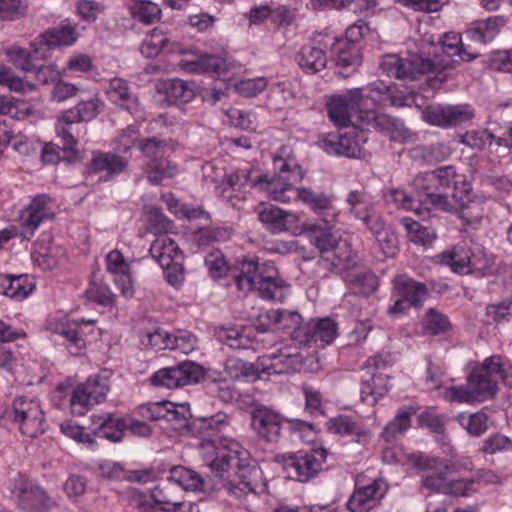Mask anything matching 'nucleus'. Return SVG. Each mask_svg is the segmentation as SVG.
<instances>
[{
  "label": "nucleus",
  "instance_id": "nucleus-59",
  "mask_svg": "<svg viewBox=\"0 0 512 512\" xmlns=\"http://www.w3.org/2000/svg\"><path fill=\"white\" fill-rule=\"evenodd\" d=\"M272 363L267 366L268 370H273L274 373H288L290 370L294 369L295 366L300 362L299 353L291 354L286 353L284 351H280L279 354H269L266 356Z\"/></svg>",
  "mask_w": 512,
  "mask_h": 512
},
{
  "label": "nucleus",
  "instance_id": "nucleus-35",
  "mask_svg": "<svg viewBox=\"0 0 512 512\" xmlns=\"http://www.w3.org/2000/svg\"><path fill=\"white\" fill-rule=\"evenodd\" d=\"M34 289L28 275L0 274V294L11 299L22 300Z\"/></svg>",
  "mask_w": 512,
  "mask_h": 512
},
{
  "label": "nucleus",
  "instance_id": "nucleus-24",
  "mask_svg": "<svg viewBox=\"0 0 512 512\" xmlns=\"http://www.w3.org/2000/svg\"><path fill=\"white\" fill-rule=\"evenodd\" d=\"M258 220L271 232L281 233L288 230L293 215L269 203H260L255 207Z\"/></svg>",
  "mask_w": 512,
  "mask_h": 512
},
{
  "label": "nucleus",
  "instance_id": "nucleus-26",
  "mask_svg": "<svg viewBox=\"0 0 512 512\" xmlns=\"http://www.w3.org/2000/svg\"><path fill=\"white\" fill-rule=\"evenodd\" d=\"M77 39L78 33L76 28L70 24L59 25L48 29L36 38L37 42L46 49V55L50 49L70 46L74 44Z\"/></svg>",
  "mask_w": 512,
  "mask_h": 512
},
{
  "label": "nucleus",
  "instance_id": "nucleus-3",
  "mask_svg": "<svg viewBox=\"0 0 512 512\" xmlns=\"http://www.w3.org/2000/svg\"><path fill=\"white\" fill-rule=\"evenodd\" d=\"M278 162L281 163L279 173L271 180H268L267 177L263 175L253 178V169L249 167L237 169L243 187L246 185L253 187L265 183V189L271 199L283 203L289 202L291 200L290 194L293 193L292 186L302 181L304 173L301 167L293 161L276 159L275 163L277 164Z\"/></svg>",
  "mask_w": 512,
  "mask_h": 512
},
{
  "label": "nucleus",
  "instance_id": "nucleus-12",
  "mask_svg": "<svg viewBox=\"0 0 512 512\" xmlns=\"http://www.w3.org/2000/svg\"><path fill=\"white\" fill-rule=\"evenodd\" d=\"M108 380L95 376L85 383L77 386L70 399L71 412L76 416H83L91 406L105 399L109 391Z\"/></svg>",
  "mask_w": 512,
  "mask_h": 512
},
{
  "label": "nucleus",
  "instance_id": "nucleus-2",
  "mask_svg": "<svg viewBox=\"0 0 512 512\" xmlns=\"http://www.w3.org/2000/svg\"><path fill=\"white\" fill-rule=\"evenodd\" d=\"M372 91L380 92L378 85L350 89L327 100V112L330 120L338 127L353 126L360 130L363 113L367 106L375 105Z\"/></svg>",
  "mask_w": 512,
  "mask_h": 512
},
{
  "label": "nucleus",
  "instance_id": "nucleus-6",
  "mask_svg": "<svg viewBox=\"0 0 512 512\" xmlns=\"http://www.w3.org/2000/svg\"><path fill=\"white\" fill-rule=\"evenodd\" d=\"M497 392V380L474 370L464 385L451 386L445 397L451 402L474 403L493 398Z\"/></svg>",
  "mask_w": 512,
  "mask_h": 512
},
{
  "label": "nucleus",
  "instance_id": "nucleus-5",
  "mask_svg": "<svg viewBox=\"0 0 512 512\" xmlns=\"http://www.w3.org/2000/svg\"><path fill=\"white\" fill-rule=\"evenodd\" d=\"M238 444L229 438H208L203 436L199 443L200 454L218 478H224L225 472H229L238 466Z\"/></svg>",
  "mask_w": 512,
  "mask_h": 512
},
{
  "label": "nucleus",
  "instance_id": "nucleus-64",
  "mask_svg": "<svg viewBox=\"0 0 512 512\" xmlns=\"http://www.w3.org/2000/svg\"><path fill=\"white\" fill-rule=\"evenodd\" d=\"M388 490V485L383 479H374L364 486H356L355 492H359L372 505L382 498Z\"/></svg>",
  "mask_w": 512,
  "mask_h": 512
},
{
  "label": "nucleus",
  "instance_id": "nucleus-7",
  "mask_svg": "<svg viewBox=\"0 0 512 512\" xmlns=\"http://www.w3.org/2000/svg\"><path fill=\"white\" fill-rule=\"evenodd\" d=\"M412 184L417 191V203L422 208L425 217L431 209L456 213L455 205L451 204L448 196L437 192L438 186L434 171L417 175Z\"/></svg>",
  "mask_w": 512,
  "mask_h": 512
},
{
  "label": "nucleus",
  "instance_id": "nucleus-47",
  "mask_svg": "<svg viewBox=\"0 0 512 512\" xmlns=\"http://www.w3.org/2000/svg\"><path fill=\"white\" fill-rule=\"evenodd\" d=\"M414 414L412 408H401L395 417L384 427L382 438L387 443H392L396 438L403 434L411 424V416Z\"/></svg>",
  "mask_w": 512,
  "mask_h": 512
},
{
  "label": "nucleus",
  "instance_id": "nucleus-11",
  "mask_svg": "<svg viewBox=\"0 0 512 512\" xmlns=\"http://www.w3.org/2000/svg\"><path fill=\"white\" fill-rule=\"evenodd\" d=\"M414 466L422 472L421 484L425 489L430 492L445 493L452 468L449 460L418 456Z\"/></svg>",
  "mask_w": 512,
  "mask_h": 512
},
{
  "label": "nucleus",
  "instance_id": "nucleus-13",
  "mask_svg": "<svg viewBox=\"0 0 512 512\" xmlns=\"http://www.w3.org/2000/svg\"><path fill=\"white\" fill-rule=\"evenodd\" d=\"M13 413L22 434L34 438L44 432V416L38 402L25 397L16 398Z\"/></svg>",
  "mask_w": 512,
  "mask_h": 512
},
{
  "label": "nucleus",
  "instance_id": "nucleus-15",
  "mask_svg": "<svg viewBox=\"0 0 512 512\" xmlns=\"http://www.w3.org/2000/svg\"><path fill=\"white\" fill-rule=\"evenodd\" d=\"M273 262H258V259L244 260L241 263L240 273L235 277L237 288L248 292L253 290L256 283L280 278Z\"/></svg>",
  "mask_w": 512,
  "mask_h": 512
},
{
  "label": "nucleus",
  "instance_id": "nucleus-41",
  "mask_svg": "<svg viewBox=\"0 0 512 512\" xmlns=\"http://www.w3.org/2000/svg\"><path fill=\"white\" fill-rule=\"evenodd\" d=\"M127 165L128 161L119 155L99 153L93 155L88 168L92 173L106 171L113 176L122 173L126 169Z\"/></svg>",
  "mask_w": 512,
  "mask_h": 512
},
{
  "label": "nucleus",
  "instance_id": "nucleus-58",
  "mask_svg": "<svg viewBox=\"0 0 512 512\" xmlns=\"http://www.w3.org/2000/svg\"><path fill=\"white\" fill-rule=\"evenodd\" d=\"M451 328L448 318L434 308L426 311L423 319V330L428 335H439Z\"/></svg>",
  "mask_w": 512,
  "mask_h": 512
},
{
  "label": "nucleus",
  "instance_id": "nucleus-1",
  "mask_svg": "<svg viewBox=\"0 0 512 512\" xmlns=\"http://www.w3.org/2000/svg\"><path fill=\"white\" fill-rule=\"evenodd\" d=\"M440 48L442 53L447 55V59L440 55L430 59L418 53H408L406 57L388 54L383 56L380 67L388 76L402 80H416L428 73L440 74L445 70L453 69L458 61L451 57L459 56L464 59L463 55L466 54L463 51L460 35L454 32L444 34L440 41Z\"/></svg>",
  "mask_w": 512,
  "mask_h": 512
},
{
  "label": "nucleus",
  "instance_id": "nucleus-27",
  "mask_svg": "<svg viewBox=\"0 0 512 512\" xmlns=\"http://www.w3.org/2000/svg\"><path fill=\"white\" fill-rule=\"evenodd\" d=\"M332 51L336 66L343 77H348L361 63V56L356 45L349 41H336Z\"/></svg>",
  "mask_w": 512,
  "mask_h": 512
},
{
  "label": "nucleus",
  "instance_id": "nucleus-19",
  "mask_svg": "<svg viewBox=\"0 0 512 512\" xmlns=\"http://www.w3.org/2000/svg\"><path fill=\"white\" fill-rule=\"evenodd\" d=\"M326 460L324 449L312 450L299 456H290L285 463L288 475L300 482H307L316 476Z\"/></svg>",
  "mask_w": 512,
  "mask_h": 512
},
{
  "label": "nucleus",
  "instance_id": "nucleus-60",
  "mask_svg": "<svg viewBox=\"0 0 512 512\" xmlns=\"http://www.w3.org/2000/svg\"><path fill=\"white\" fill-rule=\"evenodd\" d=\"M354 293L368 296L377 288V278L370 272H359L349 275Z\"/></svg>",
  "mask_w": 512,
  "mask_h": 512
},
{
  "label": "nucleus",
  "instance_id": "nucleus-40",
  "mask_svg": "<svg viewBox=\"0 0 512 512\" xmlns=\"http://www.w3.org/2000/svg\"><path fill=\"white\" fill-rule=\"evenodd\" d=\"M471 252L464 246L456 245L438 255L439 263L450 267L458 274H468Z\"/></svg>",
  "mask_w": 512,
  "mask_h": 512
},
{
  "label": "nucleus",
  "instance_id": "nucleus-63",
  "mask_svg": "<svg viewBox=\"0 0 512 512\" xmlns=\"http://www.w3.org/2000/svg\"><path fill=\"white\" fill-rule=\"evenodd\" d=\"M494 140V135L487 130H471L464 133L460 142L476 150H482L490 145Z\"/></svg>",
  "mask_w": 512,
  "mask_h": 512
},
{
  "label": "nucleus",
  "instance_id": "nucleus-49",
  "mask_svg": "<svg viewBox=\"0 0 512 512\" xmlns=\"http://www.w3.org/2000/svg\"><path fill=\"white\" fill-rule=\"evenodd\" d=\"M400 223L407 230L409 239L416 244L425 246L431 244L436 239V232L434 229L424 226L412 218L403 217L400 219Z\"/></svg>",
  "mask_w": 512,
  "mask_h": 512
},
{
  "label": "nucleus",
  "instance_id": "nucleus-36",
  "mask_svg": "<svg viewBox=\"0 0 512 512\" xmlns=\"http://www.w3.org/2000/svg\"><path fill=\"white\" fill-rule=\"evenodd\" d=\"M106 94L110 101L131 113L138 108L137 98L130 91L128 83L122 78L111 79Z\"/></svg>",
  "mask_w": 512,
  "mask_h": 512
},
{
  "label": "nucleus",
  "instance_id": "nucleus-29",
  "mask_svg": "<svg viewBox=\"0 0 512 512\" xmlns=\"http://www.w3.org/2000/svg\"><path fill=\"white\" fill-rule=\"evenodd\" d=\"M157 89L159 92L165 94L170 103H187L194 98L196 85L194 82L172 78L161 81L158 84Z\"/></svg>",
  "mask_w": 512,
  "mask_h": 512
},
{
  "label": "nucleus",
  "instance_id": "nucleus-51",
  "mask_svg": "<svg viewBox=\"0 0 512 512\" xmlns=\"http://www.w3.org/2000/svg\"><path fill=\"white\" fill-rule=\"evenodd\" d=\"M457 421L471 436L480 437L488 430V415L480 410L476 413H460Z\"/></svg>",
  "mask_w": 512,
  "mask_h": 512
},
{
  "label": "nucleus",
  "instance_id": "nucleus-46",
  "mask_svg": "<svg viewBox=\"0 0 512 512\" xmlns=\"http://www.w3.org/2000/svg\"><path fill=\"white\" fill-rule=\"evenodd\" d=\"M166 407L170 409L169 414H164L166 420L172 423L173 429L176 431H193L196 426V421L192 420L190 407L187 403L180 404H167Z\"/></svg>",
  "mask_w": 512,
  "mask_h": 512
},
{
  "label": "nucleus",
  "instance_id": "nucleus-10",
  "mask_svg": "<svg viewBox=\"0 0 512 512\" xmlns=\"http://www.w3.org/2000/svg\"><path fill=\"white\" fill-rule=\"evenodd\" d=\"M262 478V471L257 466L240 465L225 472L222 486L227 492L235 498L241 499L249 494L255 493L258 484Z\"/></svg>",
  "mask_w": 512,
  "mask_h": 512
},
{
  "label": "nucleus",
  "instance_id": "nucleus-18",
  "mask_svg": "<svg viewBox=\"0 0 512 512\" xmlns=\"http://www.w3.org/2000/svg\"><path fill=\"white\" fill-rule=\"evenodd\" d=\"M337 336V324L330 318L312 319L298 329L295 340L300 344L324 347L331 344Z\"/></svg>",
  "mask_w": 512,
  "mask_h": 512
},
{
  "label": "nucleus",
  "instance_id": "nucleus-42",
  "mask_svg": "<svg viewBox=\"0 0 512 512\" xmlns=\"http://www.w3.org/2000/svg\"><path fill=\"white\" fill-rule=\"evenodd\" d=\"M102 101L95 97L87 101H81L73 108L63 113V120L66 123H80L91 121L99 114Z\"/></svg>",
  "mask_w": 512,
  "mask_h": 512
},
{
  "label": "nucleus",
  "instance_id": "nucleus-52",
  "mask_svg": "<svg viewBox=\"0 0 512 512\" xmlns=\"http://www.w3.org/2000/svg\"><path fill=\"white\" fill-rule=\"evenodd\" d=\"M495 256L480 248L470 255L469 273H478L481 276L491 275L497 271Z\"/></svg>",
  "mask_w": 512,
  "mask_h": 512
},
{
  "label": "nucleus",
  "instance_id": "nucleus-43",
  "mask_svg": "<svg viewBox=\"0 0 512 512\" xmlns=\"http://www.w3.org/2000/svg\"><path fill=\"white\" fill-rule=\"evenodd\" d=\"M131 18L144 25H151L158 21L161 9L158 4L149 0H133L128 7Z\"/></svg>",
  "mask_w": 512,
  "mask_h": 512
},
{
  "label": "nucleus",
  "instance_id": "nucleus-56",
  "mask_svg": "<svg viewBox=\"0 0 512 512\" xmlns=\"http://www.w3.org/2000/svg\"><path fill=\"white\" fill-rule=\"evenodd\" d=\"M218 339L233 349H248L252 345V338L245 329L222 328L218 331Z\"/></svg>",
  "mask_w": 512,
  "mask_h": 512
},
{
  "label": "nucleus",
  "instance_id": "nucleus-8",
  "mask_svg": "<svg viewBox=\"0 0 512 512\" xmlns=\"http://www.w3.org/2000/svg\"><path fill=\"white\" fill-rule=\"evenodd\" d=\"M204 369L195 362L185 361L173 367L162 368L151 376V383L156 387L175 389L198 383L204 378Z\"/></svg>",
  "mask_w": 512,
  "mask_h": 512
},
{
  "label": "nucleus",
  "instance_id": "nucleus-20",
  "mask_svg": "<svg viewBox=\"0 0 512 512\" xmlns=\"http://www.w3.org/2000/svg\"><path fill=\"white\" fill-rule=\"evenodd\" d=\"M48 202V196L39 195L32 200L30 205L24 211H22L19 221L25 230L22 232L23 237L29 238L32 236L44 219H49L53 216V213L48 207Z\"/></svg>",
  "mask_w": 512,
  "mask_h": 512
},
{
  "label": "nucleus",
  "instance_id": "nucleus-31",
  "mask_svg": "<svg viewBox=\"0 0 512 512\" xmlns=\"http://www.w3.org/2000/svg\"><path fill=\"white\" fill-rule=\"evenodd\" d=\"M393 282L397 296L403 297L413 307H420L428 296L426 285L411 278L398 275Z\"/></svg>",
  "mask_w": 512,
  "mask_h": 512
},
{
  "label": "nucleus",
  "instance_id": "nucleus-61",
  "mask_svg": "<svg viewBox=\"0 0 512 512\" xmlns=\"http://www.w3.org/2000/svg\"><path fill=\"white\" fill-rule=\"evenodd\" d=\"M55 334L64 337L67 341V348L72 355H79L85 347V341L79 336V332L74 324L55 329Z\"/></svg>",
  "mask_w": 512,
  "mask_h": 512
},
{
  "label": "nucleus",
  "instance_id": "nucleus-39",
  "mask_svg": "<svg viewBox=\"0 0 512 512\" xmlns=\"http://www.w3.org/2000/svg\"><path fill=\"white\" fill-rule=\"evenodd\" d=\"M179 66L188 73H213L219 74L225 66V60L219 56L205 54L193 60H181Z\"/></svg>",
  "mask_w": 512,
  "mask_h": 512
},
{
  "label": "nucleus",
  "instance_id": "nucleus-34",
  "mask_svg": "<svg viewBox=\"0 0 512 512\" xmlns=\"http://www.w3.org/2000/svg\"><path fill=\"white\" fill-rule=\"evenodd\" d=\"M375 106H367L361 123V131H370L372 129L380 132L393 133L402 128V122L399 119L392 118L384 113H377Z\"/></svg>",
  "mask_w": 512,
  "mask_h": 512
},
{
  "label": "nucleus",
  "instance_id": "nucleus-45",
  "mask_svg": "<svg viewBox=\"0 0 512 512\" xmlns=\"http://www.w3.org/2000/svg\"><path fill=\"white\" fill-rule=\"evenodd\" d=\"M169 480L182 490H202L205 485L204 479L196 471L181 466L173 467L170 470Z\"/></svg>",
  "mask_w": 512,
  "mask_h": 512
},
{
  "label": "nucleus",
  "instance_id": "nucleus-38",
  "mask_svg": "<svg viewBox=\"0 0 512 512\" xmlns=\"http://www.w3.org/2000/svg\"><path fill=\"white\" fill-rule=\"evenodd\" d=\"M143 171L151 184L158 185L176 176L178 167L167 158H152L144 165Z\"/></svg>",
  "mask_w": 512,
  "mask_h": 512
},
{
  "label": "nucleus",
  "instance_id": "nucleus-17",
  "mask_svg": "<svg viewBox=\"0 0 512 512\" xmlns=\"http://www.w3.org/2000/svg\"><path fill=\"white\" fill-rule=\"evenodd\" d=\"M293 197L300 200L309 209H311L316 215L322 217L325 223H331L338 215V211L335 207V196L333 194H327L324 192H316L311 188L301 187L294 189L292 186Z\"/></svg>",
  "mask_w": 512,
  "mask_h": 512
},
{
  "label": "nucleus",
  "instance_id": "nucleus-21",
  "mask_svg": "<svg viewBox=\"0 0 512 512\" xmlns=\"http://www.w3.org/2000/svg\"><path fill=\"white\" fill-rule=\"evenodd\" d=\"M157 509L163 512H193L194 504L182 499L181 488L169 480L154 489Z\"/></svg>",
  "mask_w": 512,
  "mask_h": 512
},
{
  "label": "nucleus",
  "instance_id": "nucleus-62",
  "mask_svg": "<svg viewBox=\"0 0 512 512\" xmlns=\"http://www.w3.org/2000/svg\"><path fill=\"white\" fill-rule=\"evenodd\" d=\"M345 201L349 206L350 213L353 214L355 218H359L365 213L364 211L366 209H370L368 194L364 188L351 190L347 194Z\"/></svg>",
  "mask_w": 512,
  "mask_h": 512
},
{
  "label": "nucleus",
  "instance_id": "nucleus-4",
  "mask_svg": "<svg viewBox=\"0 0 512 512\" xmlns=\"http://www.w3.org/2000/svg\"><path fill=\"white\" fill-rule=\"evenodd\" d=\"M307 231L311 233V242L319 250L324 262L331 269L342 271L350 267L353 261L351 245L333 231L331 226L320 227L310 225Z\"/></svg>",
  "mask_w": 512,
  "mask_h": 512
},
{
  "label": "nucleus",
  "instance_id": "nucleus-28",
  "mask_svg": "<svg viewBox=\"0 0 512 512\" xmlns=\"http://www.w3.org/2000/svg\"><path fill=\"white\" fill-rule=\"evenodd\" d=\"M299 66L308 73H316L326 67L327 55L320 42L312 40L304 45L297 55Z\"/></svg>",
  "mask_w": 512,
  "mask_h": 512
},
{
  "label": "nucleus",
  "instance_id": "nucleus-32",
  "mask_svg": "<svg viewBox=\"0 0 512 512\" xmlns=\"http://www.w3.org/2000/svg\"><path fill=\"white\" fill-rule=\"evenodd\" d=\"M149 253L160 266H167L177 259H183L176 242L167 234H160L150 246Z\"/></svg>",
  "mask_w": 512,
  "mask_h": 512
},
{
  "label": "nucleus",
  "instance_id": "nucleus-50",
  "mask_svg": "<svg viewBox=\"0 0 512 512\" xmlns=\"http://www.w3.org/2000/svg\"><path fill=\"white\" fill-rule=\"evenodd\" d=\"M383 198L387 204L393 205L398 209L413 210L417 215L423 219L425 218L423 210L417 203V200L410 197L403 189H387L383 193Z\"/></svg>",
  "mask_w": 512,
  "mask_h": 512
},
{
  "label": "nucleus",
  "instance_id": "nucleus-9",
  "mask_svg": "<svg viewBox=\"0 0 512 512\" xmlns=\"http://www.w3.org/2000/svg\"><path fill=\"white\" fill-rule=\"evenodd\" d=\"M438 189L453 188L451 204L456 213L468 209L474 203L471 185L458 174L453 166H443L434 170Z\"/></svg>",
  "mask_w": 512,
  "mask_h": 512
},
{
  "label": "nucleus",
  "instance_id": "nucleus-25",
  "mask_svg": "<svg viewBox=\"0 0 512 512\" xmlns=\"http://www.w3.org/2000/svg\"><path fill=\"white\" fill-rule=\"evenodd\" d=\"M506 24L507 18L505 16H490L486 19L474 21L471 28L467 31V35L471 40L485 44L493 40Z\"/></svg>",
  "mask_w": 512,
  "mask_h": 512
},
{
  "label": "nucleus",
  "instance_id": "nucleus-53",
  "mask_svg": "<svg viewBox=\"0 0 512 512\" xmlns=\"http://www.w3.org/2000/svg\"><path fill=\"white\" fill-rule=\"evenodd\" d=\"M253 290H256L259 297L263 299L281 302L289 292V285L282 278H278L256 283Z\"/></svg>",
  "mask_w": 512,
  "mask_h": 512
},
{
  "label": "nucleus",
  "instance_id": "nucleus-14",
  "mask_svg": "<svg viewBox=\"0 0 512 512\" xmlns=\"http://www.w3.org/2000/svg\"><path fill=\"white\" fill-rule=\"evenodd\" d=\"M252 430L265 442H277L286 419L277 411L258 405L250 414Z\"/></svg>",
  "mask_w": 512,
  "mask_h": 512
},
{
  "label": "nucleus",
  "instance_id": "nucleus-57",
  "mask_svg": "<svg viewBox=\"0 0 512 512\" xmlns=\"http://www.w3.org/2000/svg\"><path fill=\"white\" fill-rule=\"evenodd\" d=\"M512 317V298L492 303L485 308V318L487 324L499 325L508 322Z\"/></svg>",
  "mask_w": 512,
  "mask_h": 512
},
{
  "label": "nucleus",
  "instance_id": "nucleus-30",
  "mask_svg": "<svg viewBox=\"0 0 512 512\" xmlns=\"http://www.w3.org/2000/svg\"><path fill=\"white\" fill-rule=\"evenodd\" d=\"M14 66L25 72H32L35 68L34 61L46 58V49L35 39L30 44V49L12 47L7 52Z\"/></svg>",
  "mask_w": 512,
  "mask_h": 512
},
{
  "label": "nucleus",
  "instance_id": "nucleus-48",
  "mask_svg": "<svg viewBox=\"0 0 512 512\" xmlns=\"http://www.w3.org/2000/svg\"><path fill=\"white\" fill-rule=\"evenodd\" d=\"M173 51L169 48V39L160 28H154L143 40L140 46V52L145 57L151 58L157 56L162 50Z\"/></svg>",
  "mask_w": 512,
  "mask_h": 512
},
{
  "label": "nucleus",
  "instance_id": "nucleus-33",
  "mask_svg": "<svg viewBox=\"0 0 512 512\" xmlns=\"http://www.w3.org/2000/svg\"><path fill=\"white\" fill-rule=\"evenodd\" d=\"M323 150L330 155L357 158L361 147L353 138L347 135L329 134L322 141Z\"/></svg>",
  "mask_w": 512,
  "mask_h": 512
},
{
  "label": "nucleus",
  "instance_id": "nucleus-22",
  "mask_svg": "<svg viewBox=\"0 0 512 512\" xmlns=\"http://www.w3.org/2000/svg\"><path fill=\"white\" fill-rule=\"evenodd\" d=\"M15 492L19 506L27 512H40L51 505L46 492L28 480H21Z\"/></svg>",
  "mask_w": 512,
  "mask_h": 512
},
{
  "label": "nucleus",
  "instance_id": "nucleus-44",
  "mask_svg": "<svg viewBox=\"0 0 512 512\" xmlns=\"http://www.w3.org/2000/svg\"><path fill=\"white\" fill-rule=\"evenodd\" d=\"M265 317L275 324L277 330H292L293 339L296 331L303 327L302 316L297 311L271 309L266 311Z\"/></svg>",
  "mask_w": 512,
  "mask_h": 512
},
{
  "label": "nucleus",
  "instance_id": "nucleus-37",
  "mask_svg": "<svg viewBox=\"0 0 512 512\" xmlns=\"http://www.w3.org/2000/svg\"><path fill=\"white\" fill-rule=\"evenodd\" d=\"M96 423L98 424V428L94 431L93 435L111 442L121 441L123 432L127 428L126 418L113 414L99 417Z\"/></svg>",
  "mask_w": 512,
  "mask_h": 512
},
{
  "label": "nucleus",
  "instance_id": "nucleus-55",
  "mask_svg": "<svg viewBox=\"0 0 512 512\" xmlns=\"http://www.w3.org/2000/svg\"><path fill=\"white\" fill-rule=\"evenodd\" d=\"M196 426L193 427V431L195 429L199 430L203 436L208 438H222L218 434L226 427L227 425V415L224 413H217L209 418L195 419Z\"/></svg>",
  "mask_w": 512,
  "mask_h": 512
},
{
  "label": "nucleus",
  "instance_id": "nucleus-54",
  "mask_svg": "<svg viewBox=\"0 0 512 512\" xmlns=\"http://www.w3.org/2000/svg\"><path fill=\"white\" fill-rule=\"evenodd\" d=\"M386 392V381L381 374H371L369 378L363 379L361 382L360 395L363 402H368L371 399V402L374 403Z\"/></svg>",
  "mask_w": 512,
  "mask_h": 512
},
{
  "label": "nucleus",
  "instance_id": "nucleus-16",
  "mask_svg": "<svg viewBox=\"0 0 512 512\" xmlns=\"http://www.w3.org/2000/svg\"><path fill=\"white\" fill-rule=\"evenodd\" d=\"M423 117L432 125L447 128L470 121L474 117V110L468 104L436 105L428 107Z\"/></svg>",
  "mask_w": 512,
  "mask_h": 512
},
{
  "label": "nucleus",
  "instance_id": "nucleus-23",
  "mask_svg": "<svg viewBox=\"0 0 512 512\" xmlns=\"http://www.w3.org/2000/svg\"><path fill=\"white\" fill-rule=\"evenodd\" d=\"M327 429L330 433L340 436H350L360 444L370 441V431L361 422L356 421L348 415H338L327 422Z\"/></svg>",
  "mask_w": 512,
  "mask_h": 512
}]
</instances>
